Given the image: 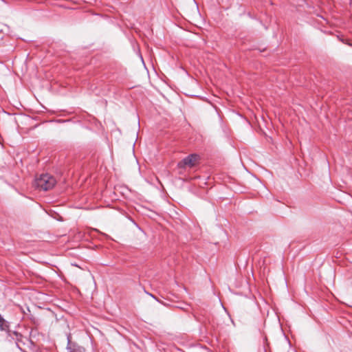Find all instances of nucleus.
Returning <instances> with one entry per match:
<instances>
[{"mask_svg": "<svg viewBox=\"0 0 352 352\" xmlns=\"http://www.w3.org/2000/svg\"><path fill=\"white\" fill-rule=\"evenodd\" d=\"M56 179L50 174H42L35 180V186L39 190L44 191L52 189L56 184Z\"/></svg>", "mask_w": 352, "mask_h": 352, "instance_id": "obj_1", "label": "nucleus"}, {"mask_svg": "<svg viewBox=\"0 0 352 352\" xmlns=\"http://www.w3.org/2000/svg\"><path fill=\"white\" fill-rule=\"evenodd\" d=\"M199 160L200 156L198 154L192 153L179 162L177 166L179 168L183 169L187 167L193 168L199 163Z\"/></svg>", "mask_w": 352, "mask_h": 352, "instance_id": "obj_2", "label": "nucleus"}, {"mask_svg": "<svg viewBox=\"0 0 352 352\" xmlns=\"http://www.w3.org/2000/svg\"><path fill=\"white\" fill-rule=\"evenodd\" d=\"M67 349L68 352H85V349L78 346L76 343L71 342L69 337L67 338Z\"/></svg>", "mask_w": 352, "mask_h": 352, "instance_id": "obj_3", "label": "nucleus"}, {"mask_svg": "<svg viewBox=\"0 0 352 352\" xmlns=\"http://www.w3.org/2000/svg\"><path fill=\"white\" fill-rule=\"evenodd\" d=\"M8 327V322L0 314V329L4 331L6 330Z\"/></svg>", "mask_w": 352, "mask_h": 352, "instance_id": "obj_4", "label": "nucleus"}, {"mask_svg": "<svg viewBox=\"0 0 352 352\" xmlns=\"http://www.w3.org/2000/svg\"><path fill=\"white\" fill-rule=\"evenodd\" d=\"M147 294H148L149 296H151L152 298H153L154 299H155L157 302H160V303H162L164 304L162 302H161L158 298H157L155 296H153L152 294H150L148 292H146Z\"/></svg>", "mask_w": 352, "mask_h": 352, "instance_id": "obj_5", "label": "nucleus"}]
</instances>
